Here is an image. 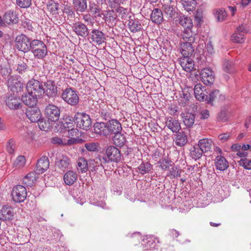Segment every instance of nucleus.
I'll return each mask as SVG.
<instances>
[{"instance_id": "nucleus-24", "label": "nucleus", "mask_w": 251, "mask_h": 251, "mask_svg": "<svg viewBox=\"0 0 251 251\" xmlns=\"http://www.w3.org/2000/svg\"><path fill=\"white\" fill-rule=\"evenodd\" d=\"M166 126L173 132H177L181 128L178 121L171 117L167 118Z\"/></svg>"}, {"instance_id": "nucleus-10", "label": "nucleus", "mask_w": 251, "mask_h": 251, "mask_svg": "<svg viewBox=\"0 0 251 251\" xmlns=\"http://www.w3.org/2000/svg\"><path fill=\"white\" fill-rule=\"evenodd\" d=\"M55 165L59 169L64 172L70 168L71 165V159L64 155L59 154L56 157Z\"/></svg>"}, {"instance_id": "nucleus-56", "label": "nucleus", "mask_w": 251, "mask_h": 251, "mask_svg": "<svg viewBox=\"0 0 251 251\" xmlns=\"http://www.w3.org/2000/svg\"><path fill=\"white\" fill-rule=\"evenodd\" d=\"M6 150L9 154H13L15 150V143L13 139H10L6 144Z\"/></svg>"}, {"instance_id": "nucleus-63", "label": "nucleus", "mask_w": 251, "mask_h": 251, "mask_svg": "<svg viewBox=\"0 0 251 251\" xmlns=\"http://www.w3.org/2000/svg\"><path fill=\"white\" fill-rule=\"evenodd\" d=\"M22 25L24 28L29 30H31L32 28L31 20L26 18H25V19L22 21Z\"/></svg>"}, {"instance_id": "nucleus-32", "label": "nucleus", "mask_w": 251, "mask_h": 251, "mask_svg": "<svg viewBox=\"0 0 251 251\" xmlns=\"http://www.w3.org/2000/svg\"><path fill=\"white\" fill-rule=\"evenodd\" d=\"M106 123H97L94 125V129L96 134L107 136Z\"/></svg>"}, {"instance_id": "nucleus-12", "label": "nucleus", "mask_w": 251, "mask_h": 251, "mask_svg": "<svg viewBox=\"0 0 251 251\" xmlns=\"http://www.w3.org/2000/svg\"><path fill=\"white\" fill-rule=\"evenodd\" d=\"M25 114L26 117L32 123L39 121L42 117V113L40 109L34 106L29 107L26 110Z\"/></svg>"}, {"instance_id": "nucleus-5", "label": "nucleus", "mask_w": 251, "mask_h": 251, "mask_svg": "<svg viewBox=\"0 0 251 251\" xmlns=\"http://www.w3.org/2000/svg\"><path fill=\"white\" fill-rule=\"evenodd\" d=\"M32 40L30 39L25 35L21 34L17 36L15 39V46L20 51L26 52L32 47Z\"/></svg>"}, {"instance_id": "nucleus-18", "label": "nucleus", "mask_w": 251, "mask_h": 251, "mask_svg": "<svg viewBox=\"0 0 251 251\" xmlns=\"http://www.w3.org/2000/svg\"><path fill=\"white\" fill-rule=\"evenodd\" d=\"M38 98L37 96L30 94L28 92L22 96V100L23 102L25 105L29 106V107L34 106L36 104Z\"/></svg>"}, {"instance_id": "nucleus-47", "label": "nucleus", "mask_w": 251, "mask_h": 251, "mask_svg": "<svg viewBox=\"0 0 251 251\" xmlns=\"http://www.w3.org/2000/svg\"><path fill=\"white\" fill-rule=\"evenodd\" d=\"M164 12L169 16H174L176 14H178L177 9L176 7L167 4L164 5Z\"/></svg>"}, {"instance_id": "nucleus-20", "label": "nucleus", "mask_w": 251, "mask_h": 251, "mask_svg": "<svg viewBox=\"0 0 251 251\" xmlns=\"http://www.w3.org/2000/svg\"><path fill=\"white\" fill-rule=\"evenodd\" d=\"M44 93L49 97L55 96L57 93V87L54 82L51 80H48L45 83Z\"/></svg>"}, {"instance_id": "nucleus-52", "label": "nucleus", "mask_w": 251, "mask_h": 251, "mask_svg": "<svg viewBox=\"0 0 251 251\" xmlns=\"http://www.w3.org/2000/svg\"><path fill=\"white\" fill-rule=\"evenodd\" d=\"M84 147L89 151H98L99 144L97 142H89L85 143Z\"/></svg>"}, {"instance_id": "nucleus-36", "label": "nucleus", "mask_w": 251, "mask_h": 251, "mask_svg": "<svg viewBox=\"0 0 251 251\" xmlns=\"http://www.w3.org/2000/svg\"><path fill=\"white\" fill-rule=\"evenodd\" d=\"M144 248L145 250L147 251H157L158 249L155 242V239L152 237L148 238Z\"/></svg>"}, {"instance_id": "nucleus-62", "label": "nucleus", "mask_w": 251, "mask_h": 251, "mask_svg": "<svg viewBox=\"0 0 251 251\" xmlns=\"http://www.w3.org/2000/svg\"><path fill=\"white\" fill-rule=\"evenodd\" d=\"M213 14L215 16H225L227 12L223 8H219L214 9L213 10Z\"/></svg>"}, {"instance_id": "nucleus-51", "label": "nucleus", "mask_w": 251, "mask_h": 251, "mask_svg": "<svg viewBox=\"0 0 251 251\" xmlns=\"http://www.w3.org/2000/svg\"><path fill=\"white\" fill-rule=\"evenodd\" d=\"M239 164L247 170H251V159L248 158H242L238 161Z\"/></svg>"}, {"instance_id": "nucleus-37", "label": "nucleus", "mask_w": 251, "mask_h": 251, "mask_svg": "<svg viewBox=\"0 0 251 251\" xmlns=\"http://www.w3.org/2000/svg\"><path fill=\"white\" fill-rule=\"evenodd\" d=\"M203 151L198 145H196L190 149V156L195 159L197 160L202 156Z\"/></svg>"}, {"instance_id": "nucleus-58", "label": "nucleus", "mask_w": 251, "mask_h": 251, "mask_svg": "<svg viewBox=\"0 0 251 251\" xmlns=\"http://www.w3.org/2000/svg\"><path fill=\"white\" fill-rule=\"evenodd\" d=\"M38 123V126L41 130H47L49 128V124L46 122V120L42 116L39 121H37Z\"/></svg>"}, {"instance_id": "nucleus-4", "label": "nucleus", "mask_w": 251, "mask_h": 251, "mask_svg": "<svg viewBox=\"0 0 251 251\" xmlns=\"http://www.w3.org/2000/svg\"><path fill=\"white\" fill-rule=\"evenodd\" d=\"M26 90L28 93L38 98L41 97L44 94V88L42 83L34 79L30 80L27 82Z\"/></svg>"}, {"instance_id": "nucleus-26", "label": "nucleus", "mask_w": 251, "mask_h": 251, "mask_svg": "<svg viewBox=\"0 0 251 251\" xmlns=\"http://www.w3.org/2000/svg\"><path fill=\"white\" fill-rule=\"evenodd\" d=\"M19 133L22 138L27 142L32 141L34 138L32 132L27 127L23 126L20 129Z\"/></svg>"}, {"instance_id": "nucleus-60", "label": "nucleus", "mask_w": 251, "mask_h": 251, "mask_svg": "<svg viewBox=\"0 0 251 251\" xmlns=\"http://www.w3.org/2000/svg\"><path fill=\"white\" fill-rule=\"evenodd\" d=\"M31 2V0H17V4L22 8L28 7Z\"/></svg>"}, {"instance_id": "nucleus-9", "label": "nucleus", "mask_w": 251, "mask_h": 251, "mask_svg": "<svg viewBox=\"0 0 251 251\" xmlns=\"http://www.w3.org/2000/svg\"><path fill=\"white\" fill-rule=\"evenodd\" d=\"M200 76L202 81L206 85L212 84L215 79L214 72L209 68H204L201 70Z\"/></svg>"}, {"instance_id": "nucleus-27", "label": "nucleus", "mask_w": 251, "mask_h": 251, "mask_svg": "<svg viewBox=\"0 0 251 251\" xmlns=\"http://www.w3.org/2000/svg\"><path fill=\"white\" fill-rule=\"evenodd\" d=\"M183 122L188 127L192 126L195 122V115L190 112H184L181 114Z\"/></svg>"}, {"instance_id": "nucleus-14", "label": "nucleus", "mask_w": 251, "mask_h": 251, "mask_svg": "<svg viewBox=\"0 0 251 251\" xmlns=\"http://www.w3.org/2000/svg\"><path fill=\"white\" fill-rule=\"evenodd\" d=\"M182 94L178 100L179 104L182 106H186L189 103L191 98V94L193 92V88L187 87L182 89Z\"/></svg>"}, {"instance_id": "nucleus-40", "label": "nucleus", "mask_w": 251, "mask_h": 251, "mask_svg": "<svg viewBox=\"0 0 251 251\" xmlns=\"http://www.w3.org/2000/svg\"><path fill=\"white\" fill-rule=\"evenodd\" d=\"M114 144L116 146L122 147L126 143V139L124 135H122L120 132L114 134L113 138Z\"/></svg>"}, {"instance_id": "nucleus-61", "label": "nucleus", "mask_w": 251, "mask_h": 251, "mask_svg": "<svg viewBox=\"0 0 251 251\" xmlns=\"http://www.w3.org/2000/svg\"><path fill=\"white\" fill-rule=\"evenodd\" d=\"M64 14H66L68 16H73L75 15V11L73 10V8L68 5H66L63 10Z\"/></svg>"}, {"instance_id": "nucleus-43", "label": "nucleus", "mask_w": 251, "mask_h": 251, "mask_svg": "<svg viewBox=\"0 0 251 251\" xmlns=\"http://www.w3.org/2000/svg\"><path fill=\"white\" fill-rule=\"evenodd\" d=\"M26 159L24 155L18 156L13 163V167L16 169H21L23 168L25 164Z\"/></svg>"}, {"instance_id": "nucleus-45", "label": "nucleus", "mask_w": 251, "mask_h": 251, "mask_svg": "<svg viewBox=\"0 0 251 251\" xmlns=\"http://www.w3.org/2000/svg\"><path fill=\"white\" fill-rule=\"evenodd\" d=\"M196 35H193L192 31L190 29H185L182 37L186 42L193 43L195 40V36Z\"/></svg>"}, {"instance_id": "nucleus-39", "label": "nucleus", "mask_w": 251, "mask_h": 251, "mask_svg": "<svg viewBox=\"0 0 251 251\" xmlns=\"http://www.w3.org/2000/svg\"><path fill=\"white\" fill-rule=\"evenodd\" d=\"M181 1L187 11H192L195 9L197 4L196 0H181Z\"/></svg>"}, {"instance_id": "nucleus-57", "label": "nucleus", "mask_w": 251, "mask_h": 251, "mask_svg": "<svg viewBox=\"0 0 251 251\" xmlns=\"http://www.w3.org/2000/svg\"><path fill=\"white\" fill-rule=\"evenodd\" d=\"M180 170L177 169V167H172L169 171L167 176L172 178H176L180 176Z\"/></svg>"}, {"instance_id": "nucleus-30", "label": "nucleus", "mask_w": 251, "mask_h": 251, "mask_svg": "<svg viewBox=\"0 0 251 251\" xmlns=\"http://www.w3.org/2000/svg\"><path fill=\"white\" fill-rule=\"evenodd\" d=\"M37 175L35 172L27 174L23 178V183L26 186H32L36 182Z\"/></svg>"}, {"instance_id": "nucleus-44", "label": "nucleus", "mask_w": 251, "mask_h": 251, "mask_svg": "<svg viewBox=\"0 0 251 251\" xmlns=\"http://www.w3.org/2000/svg\"><path fill=\"white\" fill-rule=\"evenodd\" d=\"M128 25L130 31L133 32L139 31L141 29L142 26L139 22L132 19L129 21Z\"/></svg>"}, {"instance_id": "nucleus-55", "label": "nucleus", "mask_w": 251, "mask_h": 251, "mask_svg": "<svg viewBox=\"0 0 251 251\" xmlns=\"http://www.w3.org/2000/svg\"><path fill=\"white\" fill-rule=\"evenodd\" d=\"M224 70L227 73H232L234 71V64L232 62L226 61L224 65Z\"/></svg>"}, {"instance_id": "nucleus-11", "label": "nucleus", "mask_w": 251, "mask_h": 251, "mask_svg": "<svg viewBox=\"0 0 251 251\" xmlns=\"http://www.w3.org/2000/svg\"><path fill=\"white\" fill-rule=\"evenodd\" d=\"M6 105L10 109H17L21 106V100L14 94H9L5 98Z\"/></svg>"}, {"instance_id": "nucleus-13", "label": "nucleus", "mask_w": 251, "mask_h": 251, "mask_svg": "<svg viewBox=\"0 0 251 251\" xmlns=\"http://www.w3.org/2000/svg\"><path fill=\"white\" fill-rule=\"evenodd\" d=\"M107 136L121 132L122 128L120 123L116 120H111L106 123Z\"/></svg>"}, {"instance_id": "nucleus-1", "label": "nucleus", "mask_w": 251, "mask_h": 251, "mask_svg": "<svg viewBox=\"0 0 251 251\" xmlns=\"http://www.w3.org/2000/svg\"><path fill=\"white\" fill-rule=\"evenodd\" d=\"M31 50L34 57L37 59H43L48 54L47 46L41 40H33Z\"/></svg>"}, {"instance_id": "nucleus-54", "label": "nucleus", "mask_w": 251, "mask_h": 251, "mask_svg": "<svg viewBox=\"0 0 251 251\" xmlns=\"http://www.w3.org/2000/svg\"><path fill=\"white\" fill-rule=\"evenodd\" d=\"M113 12L116 16L121 15L124 16L128 14V10L126 8H125L121 6H117L114 8L112 10Z\"/></svg>"}, {"instance_id": "nucleus-38", "label": "nucleus", "mask_w": 251, "mask_h": 251, "mask_svg": "<svg viewBox=\"0 0 251 251\" xmlns=\"http://www.w3.org/2000/svg\"><path fill=\"white\" fill-rule=\"evenodd\" d=\"M77 170L79 172L85 173L88 170V163L84 158H80L77 162Z\"/></svg>"}, {"instance_id": "nucleus-53", "label": "nucleus", "mask_w": 251, "mask_h": 251, "mask_svg": "<svg viewBox=\"0 0 251 251\" xmlns=\"http://www.w3.org/2000/svg\"><path fill=\"white\" fill-rule=\"evenodd\" d=\"M159 164V167L163 170H168L172 166V161L169 159L160 160L158 162Z\"/></svg>"}, {"instance_id": "nucleus-23", "label": "nucleus", "mask_w": 251, "mask_h": 251, "mask_svg": "<svg viewBox=\"0 0 251 251\" xmlns=\"http://www.w3.org/2000/svg\"><path fill=\"white\" fill-rule=\"evenodd\" d=\"M0 218L3 221L11 220L14 216L13 209L7 205H4L0 210Z\"/></svg>"}, {"instance_id": "nucleus-31", "label": "nucleus", "mask_w": 251, "mask_h": 251, "mask_svg": "<svg viewBox=\"0 0 251 251\" xmlns=\"http://www.w3.org/2000/svg\"><path fill=\"white\" fill-rule=\"evenodd\" d=\"M175 136L174 141L177 146L182 147L187 142V137L184 132H178Z\"/></svg>"}, {"instance_id": "nucleus-50", "label": "nucleus", "mask_w": 251, "mask_h": 251, "mask_svg": "<svg viewBox=\"0 0 251 251\" xmlns=\"http://www.w3.org/2000/svg\"><path fill=\"white\" fill-rule=\"evenodd\" d=\"M58 4L53 2L47 5L46 10L49 12L50 14L55 15L58 13Z\"/></svg>"}, {"instance_id": "nucleus-34", "label": "nucleus", "mask_w": 251, "mask_h": 251, "mask_svg": "<svg viewBox=\"0 0 251 251\" xmlns=\"http://www.w3.org/2000/svg\"><path fill=\"white\" fill-rule=\"evenodd\" d=\"M18 22V17H0V26L16 24Z\"/></svg>"}, {"instance_id": "nucleus-33", "label": "nucleus", "mask_w": 251, "mask_h": 251, "mask_svg": "<svg viewBox=\"0 0 251 251\" xmlns=\"http://www.w3.org/2000/svg\"><path fill=\"white\" fill-rule=\"evenodd\" d=\"M198 145L203 152H207L211 149L212 141L207 138L202 139L199 140Z\"/></svg>"}, {"instance_id": "nucleus-15", "label": "nucleus", "mask_w": 251, "mask_h": 251, "mask_svg": "<svg viewBox=\"0 0 251 251\" xmlns=\"http://www.w3.org/2000/svg\"><path fill=\"white\" fill-rule=\"evenodd\" d=\"M193 91L195 98L198 100L205 101L208 92L206 91L205 87L201 83H198L195 86L194 88H193Z\"/></svg>"}, {"instance_id": "nucleus-21", "label": "nucleus", "mask_w": 251, "mask_h": 251, "mask_svg": "<svg viewBox=\"0 0 251 251\" xmlns=\"http://www.w3.org/2000/svg\"><path fill=\"white\" fill-rule=\"evenodd\" d=\"M92 41L97 44L100 45L105 42V37L104 33L97 29L93 30L91 33Z\"/></svg>"}, {"instance_id": "nucleus-59", "label": "nucleus", "mask_w": 251, "mask_h": 251, "mask_svg": "<svg viewBox=\"0 0 251 251\" xmlns=\"http://www.w3.org/2000/svg\"><path fill=\"white\" fill-rule=\"evenodd\" d=\"M214 52L213 46L211 44V42L209 41L206 45L205 48L204 50V53L206 56H210Z\"/></svg>"}, {"instance_id": "nucleus-7", "label": "nucleus", "mask_w": 251, "mask_h": 251, "mask_svg": "<svg viewBox=\"0 0 251 251\" xmlns=\"http://www.w3.org/2000/svg\"><path fill=\"white\" fill-rule=\"evenodd\" d=\"M11 196L12 200L15 202H22L26 198V189L23 185H17L13 188L11 192Z\"/></svg>"}, {"instance_id": "nucleus-19", "label": "nucleus", "mask_w": 251, "mask_h": 251, "mask_svg": "<svg viewBox=\"0 0 251 251\" xmlns=\"http://www.w3.org/2000/svg\"><path fill=\"white\" fill-rule=\"evenodd\" d=\"M179 63L182 69L187 72L192 71L194 67V62L189 57H182L179 60Z\"/></svg>"}, {"instance_id": "nucleus-17", "label": "nucleus", "mask_w": 251, "mask_h": 251, "mask_svg": "<svg viewBox=\"0 0 251 251\" xmlns=\"http://www.w3.org/2000/svg\"><path fill=\"white\" fill-rule=\"evenodd\" d=\"M78 176L75 171L70 170L64 175L63 180L65 183L69 186L74 184L77 180Z\"/></svg>"}, {"instance_id": "nucleus-22", "label": "nucleus", "mask_w": 251, "mask_h": 251, "mask_svg": "<svg viewBox=\"0 0 251 251\" xmlns=\"http://www.w3.org/2000/svg\"><path fill=\"white\" fill-rule=\"evenodd\" d=\"M214 163L216 169L220 171H225L228 167V162L222 155H217L215 159Z\"/></svg>"}, {"instance_id": "nucleus-46", "label": "nucleus", "mask_w": 251, "mask_h": 251, "mask_svg": "<svg viewBox=\"0 0 251 251\" xmlns=\"http://www.w3.org/2000/svg\"><path fill=\"white\" fill-rule=\"evenodd\" d=\"M151 166L149 162H143L138 167V169L140 174L144 175L149 173L151 170Z\"/></svg>"}, {"instance_id": "nucleus-42", "label": "nucleus", "mask_w": 251, "mask_h": 251, "mask_svg": "<svg viewBox=\"0 0 251 251\" xmlns=\"http://www.w3.org/2000/svg\"><path fill=\"white\" fill-rule=\"evenodd\" d=\"M179 23L185 28L191 29L193 25V20L190 17H180Z\"/></svg>"}, {"instance_id": "nucleus-2", "label": "nucleus", "mask_w": 251, "mask_h": 251, "mask_svg": "<svg viewBox=\"0 0 251 251\" xmlns=\"http://www.w3.org/2000/svg\"><path fill=\"white\" fill-rule=\"evenodd\" d=\"M106 153L107 158L101 156H100L99 157L101 164L106 163L107 162V159H108V161L116 163L121 160V152L118 149L114 146H109L106 150Z\"/></svg>"}, {"instance_id": "nucleus-3", "label": "nucleus", "mask_w": 251, "mask_h": 251, "mask_svg": "<svg viewBox=\"0 0 251 251\" xmlns=\"http://www.w3.org/2000/svg\"><path fill=\"white\" fill-rule=\"evenodd\" d=\"M76 126L84 130H88L91 127L92 122L89 115L85 113H77L74 117Z\"/></svg>"}, {"instance_id": "nucleus-64", "label": "nucleus", "mask_w": 251, "mask_h": 251, "mask_svg": "<svg viewBox=\"0 0 251 251\" xmlns=\"http://www.w3.org/2000/svg\"><path fill=\"white\" fill-rule=\"evenodd\" d=\"M27 65L26 63L23 62L18 64L17 70V71L21 74H22L27 70Z\"/></svg>"}, {"instance_id": "nucleus-16", "label": "nucleus", "mask_w": 251, "mask_h": 251, "mask_svg": "<svg viewBox=\"0 0 251 251\" xmlns=\"http://www.w3.org/2000/svg\"><path fill=\"white\" fill-rule=\"evenodd\" d=\"M49 161L47 157H41L37 161L36 166V171L38 174H42L49 167Z\"/></svg>"}, {"instance_id": "nucleus-29", "label": "nucleus", "mask_w": 251, "mask_h": 251, "mask_svg": "<svg viewBox=\"0 0 251 251\" xmlns=\"http://www.w3.org/2000/svg\"><path fill=\"white\" fill-rule=\"evenodd\" d=\"M219 96L220 100H224L225 99V95L220 94V92L218 90H214L209 93V97L206 95V98L205 101L209 104H212L213 101Z\"/></svg>"}, {"instance_id": "nucleus-35", "label": "nucleus", "mask_w": 251, "mask_h": 251, "mask_svg": "<svg viewBox=\"0 0 251 251\" xmlns=\"http://www.w3.org/2000/svg\"><path fill=\"white\" fill-rule=\"evenodd\" d=\"M58 126H60L58 130L62 131L63 130H67L74 127L73 121L69 118H66L63 121L59 122Z\"/></svg>"}, {"instance_id": "nucleus-48", "label": "nucleus", "mask_w": 251, "mask_h": 251, "mask_svg": "<svg viewBox=\"0 0 251 251\" xmlns=\"http://www.w3.org/2000/svg\"><path fill=\"white\" fill-rule=\"evenodd\" d=\"M231 40L234 43L242 44L244 42L245 38L242 33L235 32L231 37Z\"/></svg>"}, {"instance_id": "nucleus-41", "label": "nucleus", "mask_w": 251, "mask_h": 251, "mask_svg": "<svg viewBox=\"0 0 251 251\" xmlns=\"http://www.w3.org/2000/svg\"><path fill=\"white\" fill-rule=\"evenodd\" d=\"M73 4L77 12H83L87 8L86 0H73Z\"/></svg>"}, {"instance_id": "nucleus-28", "label": "nucleus", "mask_w": 251, "mask_h": 251, "mask_svg": "<svg viewBox=\"0 0 251 251\" xmlns=\"http://www.w3.org/2000/svg\"><path fill=\"white\" fill-rule=\"evenodd\" d=\"M74 30L77 35L82 37H85L88 35L89 32L86 26L82 23H76L75 24Z\"/></svg>"}, {"instance_id": "nucleus-6", "label": "nucleus", "mask_w": 251, "mask_h": 251, "mask_svg": "<svg viewBox=\"0 0 251 251\" xmlns=\"http://www.w3.org/2000/svg\"><path fill=\"white\" fill-rule=\"evenodd\" d=\"M61 96L66 103L71 105H75L79 101L77 92L71 88L65 89L63 91Z\"/></svg>"}, {"instance_id": "nucleus-8", "label": "nucleus", "mask_w": 251, "mask_h": 251, "mask_svg": "<svg viewBox=\"0 0 251 251\" xmlns=\"http://www.w3.org/2000/svg\"><path fill=\"white\" fill-rule=\"evenodd\" d=\"M60 111L57 106L50 104L48 105L45 109V115L49 122H55L60 117Z\"/></svg>"}, {"instance_id": "nucleus-25", "label": "nucleus", "mask_w": 251, "mask_h": 251, "mask_svg": "<svg viewBox=\"0 0 251 251\" xmlns=\"http://www.w3.org/2000/svg\"><path fill=\"white\" fill-rule=\"evenodd\" d=\"M192 43L184 42L181 44L180 50L183 57H187L193 54L194 49L192 47Z\"/></svg>"}, {"instance_id": "nucleus-49", "label": "nucleus", "mask_w": 251, "mask_h": 251, "mask_svg": "<svg viewBox=\"0 0 251 251\" xmlns=\"http://www.w3.org/2000/svg\"><path fill=\"white\" fill-rule=\"evenodd\" d=\"M8 86L11 88H17L19 87L20 89L23 87V85L21 82L17 79L11 77L8 79Z\"/></svg>"}]
</instances>
